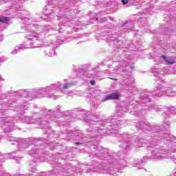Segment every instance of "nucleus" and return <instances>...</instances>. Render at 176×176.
<instances>
[{
  "instance_id": "obj_2",
  "label": "nucleus",
  "mask_w": 176,
  "mask_h": 176,
  "mask_svg": "<svg viewBox=\"0 0 176 176\" xmlns=\"http://www.w3.org/2000/svg\"><path fill=\"white\" fill-rule=\"evenodd\" d=\"M10 20L9 16H1L0 17V23H8Z\"/></svg>"
},
{
  "instance_id": "obj_9",
  "label": "nucleus",
  "mask_w": 176,
  "mask_h": 176,
  "mask_svg": "<svg viewBox=\"0 0 176 176\" xmlns=\"http://www.w3.org/2000/svg\"><path fill=\"white\" fill-rule=\"evenodd\" d=\"M96 21H98V18H96Z\"/></svg>"
},
{
  "instance_id": "obj_6",
  "label": "nucleus",
  "mask_w": 176,
  "mask_h": 176,
  "mask_svg": "<svg viewBox=\"0 0 176 176\" xmlns=\"http://www.w3.org/2000/svg\"><path fill=\"white\" fill-rule=\"evenodd\" d=\"M90 83H91V85H96V82H95L94 80H91V81H90Z\"/></svg>"
},
{
  "instance_id": "obj_4",
  "label": "nucleus",
  "mask_w": 176,
  "mask_h": 176,
  "mask_svg": "<svg viewBox=\"0 0 176 176\" xmlns=\"http://www.w3.org/2000/svg\"><path fill=\"white\" fill-rule=\"evenodd\" d=\"M69 85H70V84H68V83L64 84V85H63V89H69Z\"/></svg>"
},
{
  "instance_id": "obj_3",
  "label": "nucleus",
  "mask_w": 176,
  "mask_h": 176,
  "mask_svg": "<svg viewBox=\"0 0 176 176\" xmlns=\"http://www.w3.org/2000/svg\"><path fill=\"white\" fill-rule=\"evenodd\" d=\"M162 58H163L164 60H166V63H168L169 65H173L174 64V62H168V58H166L164 56H162Z\"/></svg>"
},
{
  "instance_id": "obj_8",
  "label": "nucleus",
  "mask_w": 176,
  "mask_h": 176,
  "mask_svg": "<svg viewBox=\"0 0 176 176\" xmlns=\"http://www.w3.org/2000/svg\"><path fill=\"white\" fill-rule=\"evenodd\" d=\"M76 145H80L81 143H76Z\"/></svg>"
},
{
  "instance_id": "obj_1",
  "label": "nucleus",
  "mask_w": 176,
  "mask_h": 176,
  "mask_svg": "<svg viewBox=\"0 0 176 176\" xmlns=\"http://www.w3.org/2000/svg\"><path fill=\"white\" fill-rule=\"evenodd\" d=\"M121 97V95L118 92H115L113 94H110L104 98V100H119Z\"/></svg>"
},
{
  "instance_id": "obj_5",
  "label": "nucleus",
  "mask_w": 176,
  "mask_h": 176,
  "mask_svg": "<svg viewBox=\"0 0 176 176\" xmlns=\"http://www.w3.org/2000/svg\"><path fill=\"white\" fill-rule=\"evenodd\" d=\"M121 2H122V3H123V5H126V3H129L128 1H122Z\"/></svg>"
},
{
  "instance_id": "obj_7",
  "label": "nucleus",
  "mask_w": 176,
  "mask_h": 176,
  "mask_svg": "<svg viewBox=\"0 0 176 176\" xmlns=\"http://www.w3.org/2000/svg\"><path fill=\"white\" fill-rule=\"evenodd\" d=\"M109 79L112 80H115V81H116V80H118V79L113 78H111V77H110V78H109Z\"/></svg>"
}]
</instances>
